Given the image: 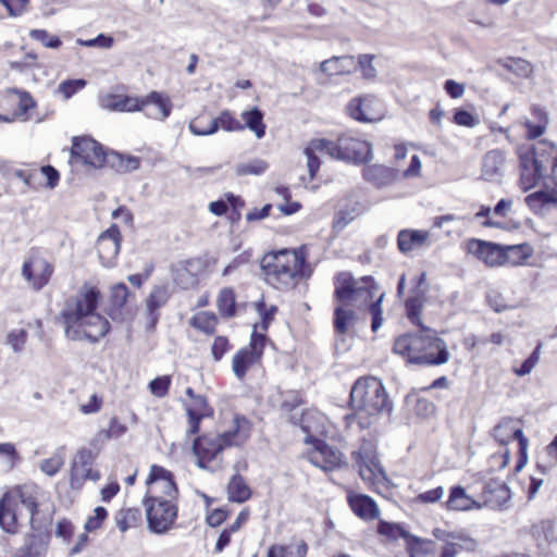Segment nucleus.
Listing matches in <instances>:
<instances>
[{
	"label": "nucleus",
	"instance_id": "nucleus-3",
	"mask_svg": "<svg viewBox=\"0 0 557 557\" xmlns=\"http://www.w3.org/2000/svg\"><path fill=\"white\" fill-rule=\"evenodd\" d=\"M520 187L528 191L542 182L557 193V147L539 140L519 154Z\"/></svg>",
	"mask_w": 557,
	"mask_h": 557
},
{
	"label": "nucleus",
	"instance_id": "nucleus-32",
	"mask_svg": "<svg viewBox=\"0 0 557 557\" xmlns=\"http://www.w3.org/2000/svg\"><path fill=\"white\" fill-rule=\"evenodd\" d=\"M469 499L470 496L461 485H454L449 490V495L447 500L444 503V507L451 511H468L470 504Z\"/></svg>",
	"mask_w": 557,
	"mask_h": 557
},
{
	"label": "nucleus",
	"instance_id": "nucleus-54",
	"mask_svg": "<svg viewBox=\"0 0 557 557\" xmlns=\"http://www.w3.org/2000/svg\"><path fill=\"white\" fill-rule=\"evenodd\" d=\"M302 404L304 399L301 395L298 392L289 391L283 395L281 409L285 412H292Z\"/></svg>",
	"mask_w": 557,
	"mask_h": 557
},
{
	"label": "nucleus",
	"instance_id": "nucleus-23",
	"mask_svg": "<svg viewBox=\"0 0 557 557\" xmlns=\"http://www.w3.org/2000/svg\"><path fill=\"white\" fill-rule=\"evenodd\" d=\"M429 232L423 230H400L397 235V248L401 253L407 255L414 249L429 246Z\"/></svg>",
	"mask_w": 557,
	"mask_h": 557
},
{
	"label": "nucleus",
	"instance_id": "nucleus-29",
	"mask_svg": "<svg viewBox=\"0 0 557 557\" xmlns=\"http://www.w3.org/2000/svg\"><path fill=\"white\" fill-rule=\"evenodd\" d=\"M228 500L237 504H243L251 497V490L246 483L245 479L235 473L227 484Z\"/></svg>",
	"mask_w": 557,
	"mask_h": 557
},
{
	"label": "nucleus",
	"instance_id": "nucleus-49",
	"mask_svg": "<svg viewBox=\"0 0 557 557\" xmlns=\"http://www.w3.org/2000/svg\"><path fill=\"white\" fill-rule=\"evenodd\" d=\"M174 282L183 289H189L198 284L195 272L188 267H181L176 270Z\"/></svg>",
	"mask_w": 557,
	"mask_h": 557
},
{
	"label": "nucleus",
	"instance_id": "nucleus-48",
	"mask_svg": "<svg viewBox=\"0 0 557 557\" xmlns=\"http://www.w3.org/2000/svg\"><path fill=\"white\" fill-rule=\"evenodd\" d=\"M37 265L39 269V273L36 274V277L34 278L33 287L36 290H39L49 283L50 277L53 273V267L45 259L37 260Z\"/></svg>",
	"mask_w": 557,
	"mask_h": 557
},
{
	"label": "nucleus",
	"instance_id": "nucleus-26",
	"mask_svg": "<svg viewBox=\"0 0 557 557\" xmlns=\"http://www.w3.org/2000/svg\"><path fill=\"white\" fill-rule=\"evenodd\" d=\"M140 165L138 157L123 154L114 150H110L106 154L103 168L108 166L120 174H125L137 170Z\"/></svg>",
	"mask_w": 557,
	"mask_h": 557
},
{
	"label": "nucleus",
	"instance_id": "nucleus-21",
	"mask_svg": "<svg viewBox=\"0 0 557 557\" xmlns=\"http://www.w3.org/2000/svg\"><path fill=\"white\" fill-rule=\"evenodd\" d=\"M102 109L116 112H135L143 110V101L138 97L108 94L99 98Z\"/></svg>",
	"mask_w": 557,
	"mask_h": 557
},
{
	"label": "nucleus",
	"instance_id": "nucleus-4",
	"mask_svg": "<svg viewBox=\"0 0 557 557\" xmlns=\"http://www.w3.org/2000/svg\"><path fill=\"white\" fill-rule=\"evenodd\" d=\"M417 333H406L398 336L393 351L407 358L409 363L422 366H440L449 359V352L444 339L430 327L422 326Z\"/></svg>",
	"mask_w": 557,
	"mask_h": 557
},
{
	"label": "nucleus",
	"instance_id": "nucleus-63",
	"mask_svg": "<svg viewBox=\"0 0 557 557\" xmlns=\"http://www.w3.org/2000/svg\"><path fill=\"white\" fill-rule=\"evenodd\" d=\"M0 3L5 7L10 16H20L25 11L29 0H0Z\"/></svg>",
	"mask_w": 557,
	"mask_h": 557
},
{
	"label": "nucleus",
	"instance_id": "nucleus-22",
	"mask_svg": "<svg viewBox=\"0 0 557 557\" xmlns=\"http://www.w3.org/2000/svg\"><path fill=\"white\" fill-rule=\"evenodd\" d=\"M484 504L491 508H502L511 494L507 484L498 479H490L483 487Z\"/></svg>",
	"mask_w": 557,
	"mask_h": 557
},
{
	"label": "nucleus",
	"instance_id": "nucleus-35",
	"mask_svg": "<svg viewBox=\"0 0 557 557\" xmlns=\"http://www.w3.org/2000/svg\"><path fill=\"white\" fill-rule=\"evenodd\" d=\"M377 532L381 535L386 536L388 540H397V539H404L405 541H414L416 543L420 542V537L410 534L407 530H405L400 524L387 522L384 520H381L377 524Z\"/></svg>",
	"mask_w": 557,
	"mask_h": 557
},
{
	"label": "nucleus",
	"instance_id": "nucleus-30",
	"mask_svg": "<svg viewBox=\"0 0 557 557\" xmlns=\"http://www.w3.org/2000/svg\"><path fill=\"white\" fill-rule=\"evenodd\" d=\"M355 66L352 55L333 57L320 63V71L329 75H343Z\"/></svg>",
	"mask_w": 557,
	"mask_h": 557
},
{
	"label": "nucleus",
	"instance_id": "nucleus-46",
	"mask_svg": "<svg viewBox=\"0 0 557 557\" xmlns=\"http://www.w3.org/2000/svg\"><path fill=\"white\" fill-rule=\"evenodd\" d=\"M356 315L352 310L336 307L334 310V329L339 334H346L349 324L355 320Z\"/></svg>",
	"mask_w": 557,
	"mask_h": 557
},
{
	"label": "nucleus",
	"instance_id": "nucleus-16",
	"mask_svg": "<svg viewBox=\"0 0 557 557\" xmlns=\"http://www.w3.org/2000/svg\"><path fill=\"white\" fill-rule=\"evenodd\" d=\"M201 123V117L194 119L189 123V131L196 136H208L216 133L220 127L226 132L243 131L245 128V125L236 120L228 110H223L218 117L210 119L208 127H200Z\"/></svg>",
	"mask_w": 557,
	"mask_h": 557
},
{
	"label": "nucleus",
	"instance_id": "nucleus-64",
	"mask_svg": "<svg viewBox=\"0 0 557 557\" xmlns=\"http://www.w3.org/2000/svg\"><path fill=\"white\" fill-rule=\"evenodd\" d=\"M230 347L228 339L225 336H216L211 352L215 361H219L223 358L224 354L227 351Z\"/></svg>",
	"mask_w": 557,
	"mask_h": 557
},
{
	"label": "nucleus",
	"instance_id": "nucleus-27",
	"mask_svg": "<svg viewBox=\"0 0 557 557\" xmlns=\"http://www.w3.org/2000/svg\"><path fill=\"white\" fill-rule=\"evenodd\" d=\"M504 162V153L500 150H490L483 157L481 176L485 181H493L500 176Z\"/></svg>",
	"mask_w": 557,
	"mask_h": 557
},
{
	"label": "nucleus",
	"instance_id": "nucleus-41",
	"mask_svg": "<svg viewBox=\"0 0 557 557\" xmlns=\"http://www.w3.org/2000/svg\"><path fill=\"white\" fill-rule=\"evenodd\" d=\"M141 101H143V108L148 104H154L159 109V112H160L159 119L162 121L165 120L166 117H169L171 114L173 106H172L170 98L164 97L159 91L150 92L146 98H143Z\"/></svg>",
	"mask_w": 557,
	"mask_h": 557
},
{
	"label": "nucleus",
	"instance_id": "nucleus-18",
	"mask_svg": "<svg viewBox=\"0 0 557 557\" xmlns=\"http://www.w3.org/2000/svg\"><path fill=\"white\" fill-rule=\"evenodd\" d=\"M171 298V292L168 284L156 285L152 287L146 299V321L147 327L153 330L160 319L159 309L168 304Z\"/></svg>",
	"mask_w": 557,
	"mask_h": 557
},
{
	"label": "nucleus",
	"instance_id": "nucleus-36",
	"mask_svg": "<svg viewBox=\"0 0 557 557\" xmlns=\"http://www.w3.org/2000/svg\"><path fill=\"white\" fill-rule=\"evenodd\" d=\"M263 117L264 114L258 107L242 113L245 127L253 132L257 138H262L265 135L267 125L263 122Z\"/></svg>",
	"mask_w": 557,
	"mask_h": 557
},
{
	"label": "nucleus",
	"instance_id": "nucleus-51",
	"mask_svg": "<svg viewBox=\"0 0 557 557\" xmlns=\"http://www.w3.org/2000/svg\"><path fill=\"white\" fill-rule=\"evenodd\" d=\"M64 465L62 453H55L52 457L44 459L40 462V470L49 476L55 475Z\"/></svg>",
	"mask_w": 557,
	"mask_h": 557
},
{
	"label": "nucleus",
	"instance_id": "nucleus-62",
	"mask_svg": "<svg viewBox=\"0 0 557 557\" xmlns=\"http://www.w3.org/2000/svg\"><path fill=\"white\" fill-rule=\"evenodd\" d=\"M257 310L261 315V327L263 331H267L271 321L274 318L277 308L275 306H271L269 309L265 308V304L263 301H259L257 304Z\"/></svg>",
	"mask_w": 557,
	"mask_h": 557
},
{
	"label": "nucleus",
	"instance_id": "nucleus-34",
	"mask_svg": "<svg viewBox=\"0 0 557 557\" xmlns=\"http://www.w3.org/2000/svg\"><path fill=\"white\" fill-rule=\"evenodd\" d=\"M216 307L222 318L230 319L236 314V297L233 288L224 287L220 290Z\"/></svg>",
	"mask_w": 557,
	"mask_h": 557
},
{
	"label": "nucleus",
	"instance_id": "nucleus-24",
	"mask_svg": "<svg viewBox=\"0 0 557 557\" xmlns=\"http://www.w3.org/2000/svg\"><path fill=\"white\" fill-rule=\"evenodd\" d=\"M348 505L352 512L363 520L379 518L380 510L374 499L364 494H352L347 496Z\"/></svg>",
	"mask_w": 557,
	"mask_h": 557
},
{
	"label": "nucleus",
	"instance_id": "nucleus-13",
	"mask_svg": "<svg viewBox=\"0 0 557 557\" xmlns=\"http://www.w3.org/2000/svg\"><path fill=\"white\" fill-rule=\"evenodd\" d=\"M352 455L363 481L375 484L387 480L383 466L370 446H362L359 451Z\"/></svg>",
	"mask_w": 557,
	"mask_h": 557
},
{
	"label": "nucleus",
	"instance_id": "nucleus-10",
	"mask_svg": "<svg viewBox=\"0 0 557 557\" xmlns=\"http://www.w3.org/2000/svg\"><path fill=\"white\" fill-rule=\"evenodd\" d=\"M148 528L156 534L166 533L177 518V504L175 499L146 496L144 499Z\"/></svg>",
	"mask_w": 557,
	"mask_h": 557
},
{
	"label": "nucleus",
	"instance_id": "nucleus-14",
	"mask_svg": "<svg viewBox=\"0 0 557 557\" xmlns=\"http://www.w3.org/2000/svg\"><path fill=\"white\" fill-rule=\"evenodd\" d=\"M148 494L147 496H159L160 498H171L177 500L178 488L171 471L161 466H151L149 476L147 479Z\"/></svg>",
	"mask_w": 557,
	"mask_h": 557
},
{
	"label": "nucleus",
	"instance_id": "nucleus-56",
	"mask_svg": "<svg viewBox=\"0 0 557 557\" xmlns=\"http://www.w3.org/2000/svg\"><path fill=\"white\" fill-rule=\"evenodd\" d=\"M94 512L95 515L92 517H89L85 523L86 532H92L95 530H98L101 527L103 520L108 516L107 509L101 506L96 507Z\"/></svg>",
	"mask_w": 557,
	"mask_h": 557
},
{
	"label": "nucleus",
	"instance_id": "nucleus-55",
	"mask_svg": "<svg viewBox=\"0 0 557 557\" xmlns=\"http://www.w3.org/2000/svg\"><path fill=\"white\" fill-rule=\"evenodd\" d=\"M453 120L457 125L466 127H474L479 124L475 115L461 108L455 110Z\"/></svg>",
	"mask_w": 557,
	"mask_h": 557
},
{
	"label": "nucleus",
	"instance_id": "nucleus-45",
	"mask_svg": "<svg viewBox=\"0 0 557 557\" xmlns=\"http://www.w3.org/2000/svg\"><path fill=\"white\" fill-rule=\"evenodd\" d=\"M139 519V511L137 509H121L115 515V523L121 532H126L128 529L135 527Z\"/></svg>",
	"mask_w": 557,
	"mask_h": 557
},
{
	"label": "nucleus",
	"instance_id": "nucleus-7",
	"mask_svg": "<svg viewBox=\"0 0 557 557\" xmlns=\"http://www.w3.org/2000/svg\"><path fill=\"white\" fill-rule=\"evenodd\" d=\"M362 285L357 286L355 278L350 273L341 272L337 274L335 280V290L334 296L337 301L345 302L348 300H372L369 307V311L372 315L371 330L376 332L383 323V309H382V300L384 298V293H381L375 299L374 290L376 289V284L371 276L362 277Z\"/></svg>",
	"mask_w": 557,
	"mask_h": 557
},
{
	"label": "nucleus",
	"instance_id": "nucleus-50",
	"mask_svg": "<svg viewBox=\"0 0 557 557\" xmlns=\"http://www.w3.org/2000/svg\"><path fill=\"white\" fill-rule=\"evenodd\" d=\"M90 467L72 461L70 483L72 488H81L87 481Z\"/></svg>",
	"mask_w": 557,
	"mask_h": 557
},
{
	"label": "nucleus",
	"instance_id": "nucleus-25",
	"mask_svg": "<svg viewBox=\"0 0 557 557\" xmlns=\"http://www.w3.org/2000/svg\"><path fill=\"white\" fill-rule=\"evenodd\" d=\"M0 528L8 534L20 531L14 498L10 493H4L0 499Z\"/></svg>",
	"mask_w": 557,
	"mask_h": 557
},
{
	"label": "nucleus",
	"instance_id": "nucleus-38",
	"mask_svg": "<svg viewBox=\"0 0 557 557\" xmlns=\"http://www.w3.org/2000/svg\"><path fill=\"white\" fill-rule=\"evenodd\" d=\"M317 141H326L325 138H314L309 141L308 146L305 148L304 153L307 157V166L308 172L311 178H313L317 172L320 169V160L315 156V151L326 152L329 154V147H319L317 146Z\"/></svg>",
	"mask_w": 557,
	"mask_h": 557
},
{
	"label": "nucleus",
	"instance_id": "nucleus-61",
	"mask_svg": "<svg viewBox=\"0 0 557 557\" xmlns=\"http://www.w3.org/2000/svg\"><path fill=\"white\" fill-rule=\"evenodd\" d=\"M27 332L25 330L13 331L8 335V344L15 352H20L26 342Z\"/></svg>",
	"mask_w": 557,
	"mask_h": 557
},
{
	"label": "nucleus",
	"instance_id": "nucleus-11",
	"mask_svg": "<svg viewBox=\"0 0 557 557\" xmlns=\"http://www.w3.org/2000/svg\"><path fill=\"white\" fill-rule=\"evenodd\" d=\"M107 150L104 147L89 136L73 137L71 148V160L74 163L101 169L106 160Z\"/></svg>",
	"mask_w": 557,
	"mask_h": 557
},
{
	"label": "nucleus",
	"instance_id": "nucleus-47",
	"mask_svg": "<svg viewBox=\"0 0 557 557\" xmlns=\"http://www.w3.org/2000/svg\"><path fill=\"white\" fill-rule=\"evenodd\" d=\"M29 37L36 41H39L44 47L50 49H58L62 45V40L57 35H51L46 29H32Z\"/></svg>",
	"mask_w": 557,
	"mask_h": 557
},
{
	"label": "nucleus",
	"instance_id": "nucleus-43",
	"mask_svg": "<svg viewBox=\"0 0 557 557\" xmlns=\"http://www.w3.org/2000/svg\"><path fill=\"white\" fill-rule=\"evenodd\" d=\"M269 169L267 161L262 159H253L246 163H238L235 166L237 176L261 175Z\"/></svg>",
	"mask_w": 557,
	"mask_h": 557
},
{
	"label": "nucleus",
	"instance_id": "nucleus-40",
	"mask_svg": "<svg viewBox=\"0 0 557 557\" xmlns=\"http://www.w3.org/2000/svg\"><path fill=\"white\" fill-rule=\"evenodd\" d=\"M543 186L546 190H537L525 197L527 205L533 210L542 208L545 205H557V193L552 188H547L544 184Z\"/></svg>",
	"mask_w": 557,
	"mask_h": 557
},
{
	"label": "nucleus",
	"instance_id": "nucleus-15",
	"mask_svg": "<svg viewBox=\"0 0 557 557\" xmlns=\"http://www.w3.org/2000/svg\"><path fill=\"white\" fill-rule=\"evenodd\" d=\"M32 532L27 533L24 536V543L16 549V557H45L50 534L49 532L39 523L30 524Z\"/></svg>",
	"mask_w": 557,
	"mask_h": 557
},
{
	"label": "nucleus",
	"instance_id": "nucleus-28",
	"mask_svg": "<svg viewBox=\"0 0 557 557\" xmlns=\"http://www.w3.org/2000/svg\"><path fill=\"white\" fill-rule=\"evenodd\" d=\"M425 290H411V295L405 301L408 320L418 327L425 326L420 318L424 306Z\"/></svg>",
	"mask_w": 557,
	"mask_h": 557
},
{
	"label": "nucleus",
	"instance_id": "nucleus-52",
	"mask_svg": "<svg viewBox=\"0 0 557 557\" xmlns=\"http://www.w3.org/2000/svg\"><path fill=\"white\" fill-rule=\"evenodd\" d=\"M171 382L170 375H161L150 381L148 387L153 396L162 398L168 395Z\"/></svg>",
	"mask_w": 557,
	"mask_h": 557
},
{
	"label": "nucleus",
	"instance_id": "nucleus-59",
	"mask_svg": "<svg viewBox=\"0 0 557 557\" xmlns=\"http://www.w3.org/2000/svg\"><path fill=\"white\" fill-rule=\"evenodd\" d=\"M510 424V419H504L493 429L494 438L502 445H506L509 441Z\"/></svg>",
	"mask_w": 557,
	"mask_h": 557
},
{
	"label": "nucleus",
	"instance_id": "nucleus-33",
	"mask_svg": "<svg viewBox=\"0 0 557 557\" xmlns=\"http://www.w3.org/2000/svg\"><path fill=\"white\" fill-rule=\"evenodd\" d=\"M496 64L500 65L503 69L512 73L517 77L527 78L532 73L531 64L522 58H500L496 60Z\"/></svg>",
	"mask_w": 557,
	"mask_h": 557
},
{
	"label": "nucleus",
	"instance_id": "nucleus-19",
	"mask_svg": "<svg viewBox=\"0 0 557 557\" xmlns=\"http://www.w3.org/2000/svg\"><path fill=\"white\" fill-rule=\"evenodd\" d=\"M310 460L312 465L325 471L335 470L344 463L343 454L321 440H315L314 453Z\"/></svg>",
	"mask_w": 557,
	"mask_h": 557
},
{
	"label": "nucleus",
	"instance_id": "nucleus-60",
	"mask_svg": "<svg viewBox=\"0 0 557 557\" xmlns=\"http://www.w3.org/2000/svg\"><path fill=\"white\" fill-rule=\"evenodd\" d=\"M444 495L443 486H437L433 490L420 493L416 497V502L420 504H434L438 502Z\"/></svg>",
	"mask_w": 557,
	"mask_h": 557
},
{
	"label": "nucleus",
	"instance_id": "nucleus-44",
	"mask_svg": "<svg viewBox=\"0 0 557 557\" xmlns=\"http://www.w3.org/2000/svg\"><path fill=\"white\" fill-rule=\"evenodd\" d=\"M129 296V289L124 283H119L111 288L110 295V314L113 311H120L126 304Z\"/></svg>",
	"mask_w": 557,
	"mask_h": 557
},
{
	"label": "nucleus",
	"instance_id": "nucleus-20",
	"mask_svg": "<svg viewBox=\"0 0 557 557\" xmlns=\"http://www.w3.org/2000/svg\"><path fill=\"white\" fill-rule=\"evenodd\" d=\"M363 180L376 188L391 186L399 178L398 170L384 164H370L362 169Z\"/></svg>",
	"mask_w": 557,
	"mask_h": 557
},
{
	"label": "nucleus",
	"instance_id": "nucleus-6",
	"mask_svg": "<svg viewBox=\"0 0 557 557\" xmlns=\"http://www.w3.org/2000/svg\"><path fill=\"white\" fill-rule=\"evenodd\" d=\"M234 425L233 430L222 434H205L194 440L193 453L200 469H209L208 462L214 460L224 448L240 445L249 437V421L245 417L236 416Z\"/></svg>",
	"mask_w": 557,
	"mask_h": 557
},
{
	"label": "nucleus",
	"instance_id": "nucleus-9",
	"mask_svg": "<svg viewBox=\"0 0 557 557\" xmlns=\"http://www.w3.org/2000/svg\"><path fill=\"white\" fill-rule=\"evenodd\" d=\"M524 247L527 245L502 246L475 238L468 243V251L488 267H499L509 261L517 264L529 257L522 252Z\"/></svg>",
	"mask_w": 557,
	"mask_h": 557
},
{
	"label": "nucleus",
	"instance_id": "nucleus-57",
	"mask_svg": "<svg viewBox=\"0 0 557 557\" xmlns=\"http://www.w3.org/2000/svg\"><path fill=\"white\" fill-rule=\"evenodd\" d=\"M374 59L373 54H359L358 65L362 71V75L367 79H372L376 76V70L372 64Z\"/></svg>",
	"mask_w": 557,
	"mask_h": 557
},
{
	"label": "nucleus",
	"instance_id": "nucleus-58",
	"mask_svg": "<svg viewBox=\"0 0 557 557\" xmlns=\"http://www.w3.org/2000/svg\"><path fill=\"white\" fill-rule=\"evenodd\" d=\"M126 432V426L122 424L115 417L110 420L108 430L99 432L100 438L109 440L112 437H120Z\"/></svg>",
	"mask_w": 557,
	"mask_h": 557
},
{
	"label": "nucleus",
	"instance_id": "nucleus-39",
	"mask_svg": "<svg viewBox=\"0 0 557 557\" xmlns=\"http://www.w3.org/2000/svg\"><path fill=\"white\" fill-rule=\"evenodd\" d=\"M432 534L436 540L445 544L449 543L451 540L467 543L468 552L475 550L478 546V542L463 532H449L444 529L435 528Z\"/></svg>",
	"mask_w": 557,
	"mask_h": 557
},
{
	"label": "nucleus",
	"instance_id": "nucleus-31",
	"mask_svg": "<svg viewBox=\"0 0 557 557\" xmlns=\"http://www.w3.org/2000/svg\"><path fill=\"white\" fill-rule=\"evenodd\" d=\"M371 102L372 99L370 96L352 98L346 107L347 113L358 122H372L375 119L368 114L369 104Z\"/></svg>",
	"mask_w": 557,
	"mask_h": 557
},
{
	"label": "nucleus",
	"instance_id": "nucleus-12",
	"mask_svg": "<svg viewBox=\"0 0 557 557\" xmlns=\"http://www.w3.org/2000/svg\"><path fill=\"white\" fill-rule=\"evenodd\" d=\"M265 341L267 336L262 333H258L255 329L251 333L249 345L235 354L232 368L237 379H244L248 369L261 361Z\"/></svg>",
	"mask_w": 557,
	"mask_h": 557
},
{
	"label": "nucleus",
	"instance_id": "nucleus-5",
	"mask_svg": "<svg viewBox=\"0 0 557 557\" xmlns=\"http://www.w3.org/2000/svg\"><path fill=\"white\" fill-rule=\"evenodd\" d=\"M260 268L265 281L275 288H288L312 272L302 251L288 249L265 253Z\"/></svg>",
	"mask_w": 557,
	"mask_h": 557
},
{
	"label": "nucleus",
	"instance_id": "nucleus-17",
	"mask_svg": "<svg viewBox=\"0 0 557 557\" xmlns=\"http://www.w3.org/2000/svg\"><path fill=\"white\" fill-rule=\"evenodd\" d=\"M121 232L116 224H112L102 232L97 240V250L101 263L104 267H112L115 263L121 248Z\"/></svg>",
	"mask_w": 557,
	"mask_h": 557
},
{
	"label": "nucleus",
	"instance_id": "nucleus-37",
	"mask_svg": "<svg viewBox=\"0 0 557 557\" xmlns=\"http://www.w3.org/2000/svg\"><path fill=\"white\" fill-rule=\"evenodd\" d=\"M18 497L21 504L29 512V523L34 524L38 522L36 516L38 515V502H37V487L36 486H23L18 491Z\"/></svg>",
	"mask_w": 557,
	"mask_h": 557
},
{
	"label": "nucleus",
	"instance_id": "nucleus-2",
	"mask_svg": "<svg viewBox=\"0 0 557 557\" xmlns=\"http://www.w3.org/2000/svg\"><path fill=\"white\" fill-rule=\"evenodd\" d=\"M349 406L354 410L344 417L347 429L356 424L359 430L373 425L377 416L391 413L393 403L389 400L381 380L374 376L359 377L350 389Z\"/></svg>",
	"mask_w": 557,
	"mask_h": 557
},
{
	"label": "nucleus",
	"instance_id": "nucleus-53",
	"mask_svg": "<svg viewBox=\"0 0 557 557\" xmlns=\"http://www.w3.org/2000/svg\"><path fill=\"white\" fill-rule=\"evenodd\" d=\"M87 82L83 78L66 79L59 85V91L64 96L65 99L71 98L75 92L83 89Z\"/></svg>",
	"mask_w": 557,
	"mask_h": 557
},
{
	"label": "nucleus",
	"instance_id": "nucleus-42",
	"mask_svg": "<svg viewBox=\"0 0 557 557\" xmlns=\"http://www.w3.org/2000/svg\"><path fill=\"white\" fill-rule=\"evenodd\" d=\"M190 324L195 329L208 335H212L215 332L218 318L213 312L203 311L195 314L190 320Z\"/></svg>",
	"mask_w": 557,
	"mask_h": 557
},
{
	"label": "nucleus",
	"instance_id": "nucleus-8",
	"mask_svg": "<svg viewBox=\"0 0 557 557\" xmlns=\"http://www.w3.org/2000/svg\"><path fill=\"white\" fill-rule=\"evenodd\" d=\"M319 147H329V156L354 164H366L372 160V145L366 140L344 133L335 141H317Z\"/></svg>",
	"mask_w": 557,
	"mask_h": 557
},
{
	"label": "nucleus",
	"instance_id": "nucleus-1",
	"mask_svg": "<svg viewBox=\"0 0 557 557\" xmlns=\"http://www.w3.org/2000/svg\"><path fill=\"white\" fill-rule=\"evenodd\" d=\"M100 297L97 287L84 283L75 296L65 300L60 319L69 339L96 344L110 332V322L97 312Z\"/></svg>",
	"mask_w": 557,
	"mask_h": 557
}]
</instances>
